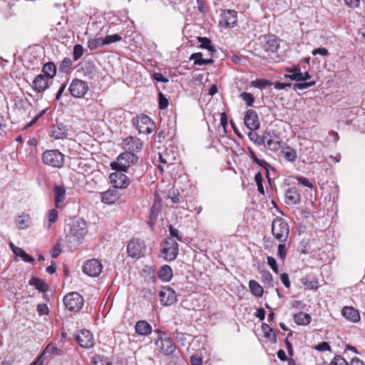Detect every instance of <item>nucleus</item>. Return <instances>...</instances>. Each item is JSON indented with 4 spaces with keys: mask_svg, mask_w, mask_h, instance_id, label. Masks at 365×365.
Instances as JSON below:
<instances>
[{
    "mask_svg": "<svg viewBox=\"0 0 365 365\" xmlns=\"http://www.w3.org/2000/svg\"><path fill=\"white\" fill-rule=\"evenodd\" d=\"M158 334L155 341V353L159 356H170L174 354L176 350V345L173 339L165 332L160 330L156 331Z\"/></svg>",
    "mask_w": 365,
    "mask_h": 365,
    "instance_id": "obj_1",
    "label": "nucleus"
},
{
    "mask_svg": "<svg viewBox=\"0 0 365 365\" xmlns=\"http://www.w3.org/2000/svg\"><path fill=\"white\" fill-rule=\"evenodd\" d=\"M272 235L278 242H286L289 235V226L282 217H277L272 223Z\"/></svg>",
    "mask_w": 365,
    "mask_h": 365,
    "instance_id": "obj_2",
    "label": "nucleus"
},
{
    "mask_svg": "<svg viewBox=\"0 0 365 365\" xmlns=\"http://www.w3.org/2000/svg\"><path fill=\"white\" fill-rule=\"evenodd\" d=\"M179 252V245L172 237L165 238L160 244V254L162 257L168 262L175 260Z\"/></svg>",
    "mask_w": 365,
    "mask_h": 365,
    "instance_id": "obj_3",
    "label": "nucleus"
},
{
    "mask_svg": "<svg viewBox=\"0 0 365 365\" xmlns=\"http://www.w3.org/2000/svg\"><path fill=\"white\" fill-rule=\"evenodd\" d=\"M138 160V157L131 152H124L119 155L116 162L111 163L110 167L117 171H126Z\"/></svg>",
    "mask_w": 365,
    "mask_h": 365,
    "instance_id": "obj_4",
    "label": "nucleus"
},
{
    "mask_svg": "<svg viewBox=\"0 0 365 365\" xmlns=\"http://www.w3.org/2000/svg\"><path fill=\"white\" fill-rule=\"evenodd\" d=\"M88 232V224L85 220L78 218L73 222L70 228V235L78 242H82Z\"/></svg>",
    "mask_w": 365,
    "mask_h": 365,
    "instance_id": "obj_5",
    "label": "nucleus"
},
{
    "mask_svg": "<svg viewBox=\"0 0 365 365\" xmlns=\"http://www.w3.org/2000/svg\"><path fill=\"white\" fill-rule=\"evenodd\" d=\"M63 302L68 310L77 312L82 309L84 300L80 294L77 292H71L65 296Z\"/></svg>",
    "mask_w": 365,
    "mask_h": 365,
    "instance_id": "obj_6",
    "label": "nucleus"
},
{
    "mask_svg": "<svg viewBox=\"0 0 365 365\" xmlns=\"http://www.w3.org/2000/svg\"><path fill=\"white\" fill-rule=\"evenodd\" d=\"M146 252L145 242L138 238L130 240L127 245L128 255L133 258H140L144 256Z\"/></svg>",
    "mask_w": 365,
    "mask_h": 365,
    "instance_id": "obj_7",
    "label": "nucleus"
},
{
    "mask_svg": "<svg viewBox=\"0 0 365 365\" xmlns=\"http://www.w3.org/2000/svg\"><path fill=\"white\" fill-rule=\"evenodd\" d=\"M134 124L140 133L149 134L154 127V123L151 118L144 114L138 116Z\"/></svg>",
    "mask_w": 365,
    "mask_h": 365,
    "instance_id": "obj_8",
    "label": "nucleus"
},
{
    "mask_svg": "<svg viewBox=\"0 0 365 365\" xmlns=\"http://www.w3.org/2000/svg\"><path fill=\"white\" fill-rule=\"evenodd\" d=\"M74 340L83 348L88 349L94 345V339L92 333L87 329H81L73 336Z\"/></svg>",
    "mask_w": 365,
    "mask_h": 365,
    "instance_id": "obj_9",
    "label": "nucleus"
},
{
    "mask_svg": "<svg viewBox=\"0 0 365 365\" xmlns=\"http://www.w3.org/2000/svg\"><path fill=\"white\" fill-rule=\"evenodd\" d=\"M178 156L177 152L174 151L173 148H166L162 153H159V161L160 164L158 168L161 172L163 171V165L168 167L175 163Z\"/></svg>",
    "mask_w": 365,
    "mask_h": 365,
    "instance_id": "obj_10",
    "label": "nucleus"
},
{
    "mask_svg": "<svg viewBox=\"0 0 365 365\" xmlns=\"http://www.w3.org/2000/svg\"><path fill=\"white\" fill-rule=\"evenodd\" d=\"M88 90L87 83L77 78L73 80L69 86L70 93L75 98H83Z\"/></svg>",
    "mask_w": 365,
    "mask_h": 365,
    "instance_id": "obj_11",
    "label": "nucleus"
},
{
    "mask_svg": "<svg viewBox=\"0 0 365 365\" xmlns=\"http://www.w3.org/2000/svg\"><path fill=\"white\" fill-rule=\"evenodd\" d=\"M102 268L103 266L99 260L92 259L85 262L83 267V272L90 277H97L101 274Z\"/></svg>",
    "mask_w": 365,
    "mask_h": 365,
    "instance_id": "obj_12",
    "label": "nucleus"
},
{
    "mask_svg": "<svg viewBox=\"0 0 365 365\" xmlns=\"http://www.w3.org/2000/svg\"><path fill=\"white\" fill-rule=\"evenodd\" d=\"M161 304L170 306L177 301L175 292L170 287H163L159 293Z\"/></svg>",
    "mask_w": 365,
    "mask_h": 365,
    "instance_id": "obj_13",
    "label": "nucleus"
},
{
    "mask_svg": "<svg viewBox=\"0 0 365 365\" xmlns=\"http://www.w3.org/2000/svg\"><path fill=\"white\" fill-rule=\"evenodd\" d=\"M109 178L115 188H125L130 184L128 177L122 171L111 173Z\"/></svg>",
    "mask_w": 365,
    "mask_h": 365,
    "instance_id": "obj_14",
    "label": "nucleus"
},
{
    "mask_svg": "<svg viewBox=\"0 0 365 365\" xmlns=\"http://www.w3.org/2000/svg\"><path fill=\"white\" fill-rule=\"evenodd\" d=\"M64 163V155L57 150H47V165L61 168Z\"/></svg>",
    "mask_w": 365,
    "mask_h": 365,
    "instance_id": "obj_15",
    "label": "nucleus"
},
{
    "mask_svg": "<svg viewBox=\"0 0 365 365\" xmlns=\"http://www.w3.org/2000/svg\"><path fill=\"white\" fill-rule=\"evenodd\" d=\"M244 121L247 128L250 130H256L260 127L257 113L253 109L247 110L245 115Z\"/></svg>",
    "mask_w": 365,
    "mask_h": 365,
    "instance_id": "obj_16",
    "label": "nucleus"
},
{
    "mask_svg": "<svg viewBox=\"0 0 365 365\" xmlns=\"http://www.w3.org/2000/svg\"><path fill=\"white\" fill-rule=\"evenodd\" d=\"M262 48L267 52L275 53L279 48V39L274 35H266L263 37Z\"/></svg>",
    "mask_w": 365,
    "mask_h": 365,
    "instance_id": "obj_17",
    "label": "nucleus"
},
{
    "mask_svg": "<svg viewBox=\"0 0 365 365\" xmlns=\"http://www.w3.org/2000/svg\"><path fill=\"white\" fill-rule=\"evenodd\" d=\"M162 207V202L158 195H155L154 202L150 209V213L148 220L149 225L153 227L157 221L158 215L160 212Z\"/></svg>",
    "mask_w": 365,
    "mask_h": 365,
    "instance_id": "obj_18",
    "label": "nucleus"
},
{
    "mask_svg": "<svg viewBox=\"0 0 365 365\" xmlns=\"http://www.w3.org/2000/svg\"><path fill=\"white\" fill-rule=\"evenodd\" d=\"M262 140V143H266L268 149L272 151L279 150L281 148L280 138L274 134L266 133Z\"/></svg>",
    "mask_w": 365,
    "mask_h": 365,
    "instance_id": "obj_19",
    "label": "nucleus"
},
{
    "mask_svg": "<svg viewBox=\"0 0 365 365\" xmlns=\"http://www.w3.org/2000/svg\"><path fill=\"white\" fill-rule=\"evenodd\" d=\"M123 144L126 149L129 150L128 152H131L133 153L134 152H140L143 148L141 140L139 138L133 136L125 138L123 140Z\"/></svg>",
    "mask_w": 365,
    "mask_h": 365,
    "instance_id": "obj_20",
    "label": "nucleus"
},
{
    "mask_svg": "<svg viewBox=\"0 0 365 365\" xmlns=\"http://www.w3.org/2000/svg\"><path fill=\"white\" fill-rule=\"evenodd\" d=\"M301 201L300 191L297 187L289 188L285 194V202L287 205H297Z\"/></svg>",
    "mask_w": 365,
    "mask_h": 365,
    "instance_id": "obj_21",
    "label": "nucleus"
},
{
    "mask_svg": "<svg viewBox=\"0 0 365 365\" xmlns=\"http://www.w3.org/2000/svg\"><path fill=\"white\" fill-rule=\"evenodd\" d=\"M101 201L108 205L114 204L119 199L118 192L115 189H108L101 192Z\"/></svg>",
    "mask_w": 365,
    "mask_h": 365,
    "instance_id": "obj_22",
    "label": "nucleus"
},
{
    "mask_svg": "<svg viewBox=\"0 0 365 365\" xmlns=\"http://www.w3.org/2000/svg\"><path fill=\"white\" fill-rule=\"evenodd\" d=\"M68 129L63 123L54 125L51 130L50 135L55 139H62L67 135Z\"/></svg>",
    "mask_w": 365,
    "mask_h": 365,
    "instance_id": "obj_23",
    "label": "nucleus"
},
{
    "mask_svg": "<svg viewBox=\"0 0 365 365\" xmlns=\"http://www.w3.org/2000/svg\"><path fill=\"white\" fill-rule=\"evenodd\" d=\"M342 315L352 322H357L360 320V314L357 309L353 307H345L342 309Z\"/></svg>",
    "mask_w": 365,
    "mask_h": 365,
    "instance_id": "obj_24",
    "label": "nucleus"
},
{
    "mask_svg": "<svg viewBox=\"0 0 365 365\" xmlns=\"http://www.w3.org/2000/svg\"><path fill=\"white\" fill-rule=\"evenodd\" d=\"M135 332L141 336H148L152 332L151 325L145 320H140L135 326Z\"/></svg>",
    "mask_w": 365,
    "mask_h": 365,
    "instance_id": "obj_25",
    "label": "nucleus"
},
{
    "mask_svg": "<svg viewBox=\"0 0 365 365\" xmlns=\"http://www.w3.org/2000/svg\"><path fill=\"white\" fill-rule=\"evenodd\" d=\"M66 198V190L64 187L56 185L54 187L55 205L58 208L63 207V203Z\"/></svg>",
    "mask_w": 365,
    "mask_h": 365,
    "instance_id": "obj_26",
    "label": "nucleus"
},
{
    "mask_svg": "<svg viewBox=\"0 0 365 365\" xmlns=\"http://www.w3.org/2000/svg\"><path fill=\"white\" fill-rule=\"evenodd\" d=\"M237 13L234 10H225L223 12L222 21L226 26H234L237 23Z\"/></svg>",
    "mask_w": 365,
    "mask_h": 365,
    "instance_id": "obj_27",
    "label": "nucleus"
},
{
    "mask_svg": "<svg viewBox=\"0 0 365 365\" xmlns=\"http://www.w3.org/2000/svg\"><path fill=\"white\" fill-rule=\"evenodd\" d=\"M247 150L253 161H255L259 166L266 170L267 178L268 180L270 181L269 177V169L271 168V165L267 161L258 158L255 152L250 147H248Z\"/></svg>",
    "mask_w": 365,
    "mask_h": 365,
    "instance_id": "obj_28",
    "label": "nucleus"
},
{
    "mask_svg": "<svg viewBox=\"0 0 365 365\" xmlns=\"http://www.w3.org/2000/svg\"><path fill=\"white\" fill-rule=\"evenodd\" d=\"M9 246H10L13 253L16 256L21 257L24 262H34V259L31 255L26 253L22 248L15 246L12 242L9 243Z\"/></svg>",
    "mask_w": 365,
    "mask_h": 365,
    "instance_id": "obj_29",
    "label": "nucleus"
},
{
    "mask_svg": "<svg viewBox=\"0 0 365 365\" xmlns=\"http://www.w3.org/2000/svg\"><path fill=\"white\" fill-rule=\"evenodd\" d=\"M33 88L38 93H43L46 90L45 75L39 74L33 81Z\"/></svg>",
    "mask_w": 365,
    "mask_h": 365,
    "instance_id": "obj_30",
    "label": "nucleus"
},
{
    "mask_svg": "<svg viewBox=\"0 0 365 365\" xmlns=\"http://www.w3.org/2000/svg\"><path fill=\"white\" fill-rule=\"evenodd\" d=\"M294 321L298 325L305 326L311 322V316L305 312H300L294 315Z\"/></svg>",
    "mask_w": 365,
    "mask_h": 365,
    "instance_id": "obj_31",
    "label": "nucleus"
},
{
    "mask_svg": "<svg viewBox=\"0 0 365 365\" xmlns=\"http://www.w3.org/2000/svg\"><path fill=\"white\" fill-rule=\"evenodd\" d=\"M281 153L282 154L283 157L289 162L293 163L297 159V151L290 146L287 145L286 147H283L281 150Z\"/></svg>",
    "mask_w": 365,
    "mask_h": 365,
    "instance_id": "obj_32",
    "label": "nucleus"
},
{
    "mask_svg": "<svg viewBox=\"0 0 365 365\" xmlns=\"http://www.w3.org/2000/svg\"><path fill=\"white\" fill-rule=\"evenodd\" d=\"M158 277L163 282H169L173 277V269L170 266H162L158 271Z\"/></svg>",
    "mask_w": 365,
    "mask_h": 365,
    "instance_id": "obj_33",
    "label": "nucleus"
},
{
    "mask_svg": "<svg viewBox=\"0 0 365 365\" xmlns=\"http://www.w3.org/2000/svg\"><path fill=\"white\" fill-rule=\"evenodd\" d=\"M249 287L253 295L257 297H262L264 294L263 287L255 280L252 279L249 282Z\"/></svg>",
    "mask_w": 365,
    "mask_h": 365,
    "instance_id": "obj_34",
    "label": "nucleus"
},
{
    "mask_svg": "<svg viewBox=\"0 0 365 365\" xmlns=\"http://www.w3.org/2000/svg\"><path fill=\"white\" fill-rule=\"evenodd\" d=\"M262 329L264 331V335L267 339L273 343L277 341V336L273 329L270 327L267 324L262 323Z\"/></svg>",
    "mask_w": 365,
    "mask_h": 365,
    "instance_id": "obj_35",
    "label": "nucleus"
},
{
    "mask_svg": "<svg viewBox=\"0 0 365 365\" xmlns=\"http://www.w3.org/2000/svg\"><path fill=\"white\" fill-rule=\"evenodd\" d=\"M29 284L33 286L35 289H38L41 292H46V283L43 280L40 279L36 277H32L29 281Z\"/></svg>",
    "mask_w": 365,
    "mask_h": 365,
    "instance_id": "obj_36",
    "label": "nucleus"
},
{
    "mask_svg": "<svg viewBox=\"0 0 365 365\" xmlns=\"http://www.w3.org/2000/svg\"><path fill=\"white\" fill-rule=\"evenodd\" d=\"M91 365H112V363L107 357L96 354L91 359Z\"/></svg>",
    "mask_w": 365,
    "mask_h": 365,
    "instance_id": "obj_37",
    "label": "nucleus"
},
{
    "mask_svg": "<svg viewBox=\"0 0 365 365\" xmlns=\"http://www.w3.org/2000/svg\"><path fill=\"white\" fill-rule=\"evenodd\" d=\"M103 38H91L88 41L87 46L90 50H96L104 46Z\"/></svg>",
    "mask_w": 365,
    "mask_h": 365,
    "instance_id": "obj_38",
    "label": "nucleus"
},
{
    "mask_svg": "<svg viewBox=\"0 0 365 365\" xmlns=\"http://www.w3.org/2000/svg\"><path fill=\"white\" fill-rule=\"evenodd\" d=\"M302 282L303 285L309 289L317 290L319 288V282L317 279L314 278L312 279H309L307 278H303L302 279Z\"/></svg>",
    "mask_w": 365,
    "mask_h": 365,
    "instance_id": "obj_39",
    "label": "nucleus"
},
{
    "mask_svg": "<svg viewBox=\"0 0 365 365\" xmlns=\"http://www.w3.org/2000/svg\"><path fill=\"white\" fill-rule=\"evenodd\" d=\"M251 85L255 88L262 89L266 88L267 86L272 85V82L269 80L259 78L256 79L255 81H252L251 82Z\"/></svg>",
    "mask_w": 365,
    "mask_h": 365,
    "instance_id": "obj_40",
    "label": "nucleus"
},
{
    "mask_svg": "<svg viewBox=\"0 0 365 365\" xmlns=\"http://www.w3.org/2000/svg\"><path fill=\"white\" fill-rule=\"evenodd\" d=\"M288 249L286 246V242H279L277 247V257L284 262L287 255Z\"/></svg>",
    "mask_w": 365,
    "mask_h": 365,
    "instance_id": "obj_41",
    "label": "nucleus"
},
{
    "mask_svg": "<svg viewBox=\"0 0 365 365\" xmlns=\"http://www.w3.org/2000/svg\"><path fill=\"white\" fill-rule=\"evenodd\" d=\"M30 222V217L28 215L19 216L16 223L19 229H26Z\"/></svg>",
    "mask_w": 365,
    "mask_h": 365,
    "instance_id": "obj_42",
    "label": "nucleus"
},
{
    "mask_svg": "<svg viewBox=\"0 0 365 365\" xmlns=\"http://www.w3.org/2000/svg\"><path fill=\"white\" fill-rule=\"evenodd\" d=\"M197 41L199 43H200V47L203 48H206L209 50L210 51H214L215 48L211 45L212 42L211 41L206 37H197Z\"/></svg>",
    "mask_w": 365,
    "mask_h": 365,
    "instance_id": "obj_43",
    "label": "nucleus"
},
{
    "mask_svg": "<svg viewBox=\"0 0 365 365\" xmlns=\"http://www.w3.org/2000/svg\"><path fill=\"white\" fill-rule=\"evenodd\" d=\"M313 349L317 351L324 352V351H329L331 352L332 349L329 344L327 341H322L318 344L314 345L312 346Z\"/></svg>",
    "mask_w": 365,
    "mask_h": 365,
    "instance_id": "obj_44",
    "label": "nucleus"
},
{
    "mask_svg": "<svg viewBox=\"0 0 365 365\" xmlns=\"http://www.w3.org/2000/svg\"><path fill=\"white\" fill-rule=\"evenodd\" d=\"M73 64L72 61L68 58H65L59 66V70L63 73H67L71 68Z\"/></svg>",
    "mask_w": 365,
    "mask_h": 365,
    "instance_id": "obj_45",
    "label": "nucleus"
},
{
    "mask_svg": "<svg viewBox=\"0 0 365 365\" xmlns=\"http://www.w3.org/2000/svg\"><path fill=\"white\" fill-rule=\"evenodd\" d=\"M240 97L245 101L247 106H252L255 102V97L250 93L243 92L240 93Z\"/></svg>",
    "mask_w": 365,
    "mask_h": 365,
    "instance_id": "obj_46",
    "label": "nucleus"
},
{
    "mask_svg": "<svg viewBox=\"0 0 365 365\" xmlns=\"http://www.w3.org/2000/svg\"><path fill=\"white\" fill-rule=\"evenodd\" d=\"M255 181L257 184V190L258 191L264 195V187H263V185H262V182H263V177H262V175L260 172H258L255 176Z\"/></svg>",
    "mask_w": 365,
    "mask_h": 365,
    "instance_id": "obj_47",
    "label": "nucleus"
},
{
    "mask_svg": "<svg viewBox=\"0 0 365 365\" xmlns=\"http://www.w3.org/2000/svg\"><path fill=\"white\" fill-rule=\"evenodd\" d=\"M47 352L53 356H61L63 354V351L56 347L53 344H47Z\"/></svg>",
    "mask_w": 365,
    "mask_h": 365,
    "instance_id": "obj_48",
    "label": "nucleus"
},
{
    "mask_svg": "<svg viewBox=\"0 0 365 365\" xmlns=\"http://www.w3.org/2000/svg\"><path fill=\"white\" fill-rule=\"evenodd\" d=\"M83 48L81 44H76L73 47V58L74 61L78 60L83 55Z\"/></svg>",
    "mask_w": 365,
    "mask_h": 365,
    "instance_id": "obj_49",
    "label": "nucleus"
},
{
    "mask_svg": "<svg viewBox=\"0 0 365 365\" xmlns=\"http://www.w3.org/2000/svg\"><path fill=\"white\" fill-rule=\"evenodd\" d=\"M168 100L165 95L160 92L158 95V107L160 110H164L168 106Z\"/></svg>",
    "mask_w": 365,
    "mask_h": 365,
    "instance_id": "obj_50",
    "label": "nucleus"
},
{
    "mask_svg": "<svg viewBox=\"0 0 365 365\" xmlns=\"http://www.w3.org/2000/svg\"><path fill=\"white\" fill-rule=\"evenodd\" d=\"M103 38L104 44L106 45V44H110L111 43H114L116 41H119L121 40L122 37L120 35H119L118 34H115L113 35H108Z\"/></svg>",
    "mask_w": 365,
    "mask_h": 365,
    "instance_id": "obj_51",
    "label": "nucleus"
},
{
    "mask_svg": "<svg viewBox=\"0 0 365 365\" xmlns=\"http://www.w3.org/2000/svg\"><path fill=\"white\" fill-rule=\"evenodd\" d=\"M287 71L291 73L292 74H285L284 78H289L292 81H295V79L293 78V76H297L298 74H302V73L300 72L299 66H294L292 68L287 69Z\"/></svg>",
    "mask_w": 365,
    "mask_h": 365,
    "instance_id": "obj_52",
    "label": "nucleus"
},
{
    "mask_svg": "<svg viewBox=\"0 0 365 365\" xmlns=\"http://www.w3.org/2000/svg\"><path fill=\"white\" fill-rule=\"evenodd\" d=\"M329 365H350L344 358L339 355L335 356L331 361ZM352 365V364H351Z\"/></svg>",
    "mask_w": 365,
    "mask_h": 365,
    "instance_id": "obj_53",
    "label": "nucleus"
},
{
    "mask_svg": "<svg viewBox=\"0 0 365 365\" xmlns=\"http://www.w3.org/2000/svg\"><path fill=\"white\" fill-rule=\"evenodd\" d=\"M190 59L194 61L195 65L199 66H202V62L204 61V58H202V53L200 52L192 53L190 56Z\"/></svg>",
    "mask_w": 365,
    "mask_h": 365,
    "instance_id": "obj_54",
    "label": "nucleus"
},
{
    "mask_svg": "<svg viewBox=\"0 0 365 365\" xmlns=\"http://www.w3.org/2000/svg\"><path fill=\"white\" fill-rule=\"evenodd\" d=\"M267 264L270 267L274 273L278 274L279 270V267H278L276 259L272 256H268L267 257Z\"/></svg>",
    "mask_w": 365,
    "mask_h": 365,
    "instance_id": "obj_55",
    "label": "nucleus"
},
{
    "mask_svg": "<svg viewBox=\"0 0 365 365\" xmlns=\"http://www.w3.org/2000/svg\"><path fill=\"white\" fill-rule=\"evenodd\" d=\"M260 273L264 282L272 284L273 276L268 270H262Z\"/></svg>",
    "mask_w": 365,
    "mask_h": 365,
    "instance_id": "obj_56",
    "label": "nucleus"
},
{
    "mask_svg": "<svg viewBox=\"0 0 365 365\" xmlns=\"http://www.w3.org/2000/svg\"><path fill=\"white\" fill-rule=\"evenodd\" d=\"M56 73V65L52 62H47V78H52Z\"/></svg>",
    "mask_w": 365,
    "mask_h": 365,
    "instance_id": "obj_57",
    "label": "nucleus"
},
{
    "mask_svg": "<svg viewBox=\"0 0 365 365\" xmlns=\"http://www.w3.org/2000/svg\"><path fill=\"white\" fill-rule=\"evenodd\" d=\"M315 81L298 83L294 85V89L303 90L312 87L315 85Z\"/></svg>",
    "mask_w": 365,
    "mask_h": 365,
    "instance_id": "obj_58",
    "label": "nucleus"
},
{
    "mask_svg": "<svg viewBox=\"0 0 365 365\" xmlns=\"http://www.w3.org/2000/svg\"><path fill=\"white\" fill-rule=\"evenodd\" d=\"M297 180L298 181L299 183H300L301 185L305 186V187H307L310 189L313 188V184L309 182V180L304 178V177H302V176H298L296 178Z\"/></svg>",
    "mask_w": 365,
    "mask_h": 365,
    "instance_id": "obj_59",
    "label": "nucleus"
},
{
    "mask_svg": "<svg viewBox=\"0 0 365 365\" xmlns=\"http://www.w3.org/2000/svg\"><path fill=\"white\" fill-rule=\"evenodd\" d=\"M344 1L345 4L348 7H349L352 9H355L360 6L361 0H344Z\"/></svg>",
    "mask_w": 365,
    "mask_h": 365,
    "instance_id": "obj_60",
    "label": "nucleus"
},
{
    "mask_svg": "<svg viewBox=\"0 0 365 365\" xmlns=\"http://www.w3.org/2000/svg\"><path fill=\"white\" fill-rule=\"evenodd\" d=\"M61 249L59 243H56L50 251V254L53 258L57 257L61 254Z\"/></svg>",
    "mask_w": 365,
    "mask_h": 365,
    "instance_id": "obj_61",
    "label": "nucleus"
},
{
    "mask_svg": "<svg viewBox=\"0 0 365 365\" xmlns=\"http://www.w3.org/2000/svg\"><path fill=\"white\" fill-rule=\"evenodd\" d=\"M48 217L50 223L56 222L58 217V211L56 209L51 210Z\"/></svg>",
    "mask_w": 365,
    "mask_h": 365,
    "instance_id": "obj_62",
    "label": "nucleus"
},
{
    "mask_svg": "<svg viewBox=\"0 0 365 365\" xmlns=\"http://www.w3.org/2000/svg\"><path fill=\"white\" fill-rule=\"evenodd\" d=\"M280 279L286 288H288V289L290 288L291 283H290L289 277V275L287 273L281 274Z\"/></svg>",
    "mask_w": 365,
    "mask_h": 365,
    "instance_id": "obj_63",
    "label": "nucleus"
},
{
    "mask_svg": "<svg viewBox=\"0 0 365 365\" xmlns=\"http://www.w3.org/2000/svg\"><path fill=\"white\" fill-rule=\"evenodd\" d=\"M190 363L192 365H203L202 358L196 355L191 356Z\"/></svg>",
    "mask_w": 365,
    "mask_h": 365,
    "instance_id": "obj_64",
    "label": "nucleus"
}]
</instances>
